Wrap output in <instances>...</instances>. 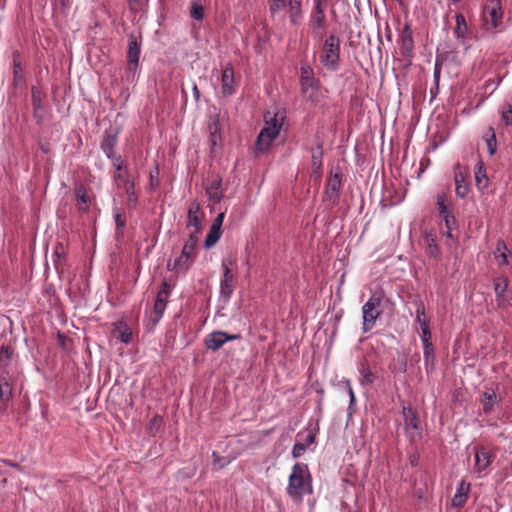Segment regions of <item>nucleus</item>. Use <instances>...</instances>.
Instances as JSON below:
<instances>
[{
  "mask_svg": "<svg viewBox=\"0 0 512 512\" xmlns=\"http://www.w3.org/2000/svg\"><path fill=\"white\" fill-rule=\"evenodd\" d=\"M31 100L33 106L34 117L38 122L42 121L45 115L44 106L42 103V93L40 89L33 86L31 89Z\"/></svg>",
  "mask_w": 512,
  "mask_h": 512,
  "instance_id": "obj_20",
  "label": "nucleus"
},
{
  "mask_svg": "<svg viewBox=\"0 0 512 512\" xmlns=\"http://www.w3.org/2000/svg\"><path fill=\"white\" fill-rule=\"evenodd\" d=\"M307 449V444L303 443H295L292 449V456L294 458H299L303 455L305 450Z\"/></svg>",
  "mask_w": 512,
  "mask_h": 512,
  "instance_id": "obj_50",
  "label": "nucleus"
},
{
  "mask_svg": "<svg viewBox=\"0 0 512 512\" xmlns=\"http://www.w3.org/2000/svg\"><path fill=\"white\" fill-rule=\"evenodd\" d=\"M451 231H452V230H448V229H447L446 235H447L448 237H452V232H451Z\"/></svg>",
  "mask_w": 512,
  "mask_h": 512,
  "instance_id": "obj_61",
  "label": "nucleus"
},
{
  "mask_svg": "<svg viewBox=\"0 0 512 512\" xmlns=\"http://www.w3.org/2000/svg\"><path fill=\"white\" fill-rule=\"evenodd\" d=\"M315 78L314 71L308 63H302L300 67V81Z\"/></svg>",
  "mask_w": 512,
  "mask_h": 512,
  "instance_id": "obj_45",
  "label": "nucleus"
},
{
  "mask_svg": "<svg viewBox=\"0 0 512 512\" xmlns=\"http://www.w3.org/2000/svg\"><path fill=\"white\" fill-rule=\"evenodd\" d=\"M112 164L113 167L116 169V173L114 174V180H121L126 182V179H128V171L123 164L121 156H117L116 158L112 159Z\"/></svg>",
  "mask_w": 512,
  "mask_h": 512,
  "instance_id": "obj_29",
  "label": "nucleus"
},
{
  "mask_svg": "<svg viewBox=\"0 0 512 512\" xmlns=\"http://www.w3.org/2000/svg\"><path fill=\"white\" fill-rule=\"evenodd\" d=\"M14 65L15 67H19V64L16 62V60H14Z\"/></svg>",
  "mask_w": 512,
  "mask_h": 512,
  "instance_id": "obj_62",
  "label": "nucleus"
},
{
  "mask_svg": "<svg viewBox=\"0 0 512 512\" xmlns=\"http://www.w3.org/2000/svg\"><path fill=\"white\" fill-rule=\"evenodd\" d=\"M223 219H224V213H220L217 215V217L214 219L213 223H212V227H216L218 229H221L222 227V223H223Z\"/></svg>",
  "mask_w": 512,
  "mask_h": 512,
  "instance_id": "obj_54",
  "label": "nucleus"
},
{
  "mask_svg": "<svg viewBox=\"0 0 512 512\" xmlns=\"http://www.w3.org/2000/svg\"><path fill=\"white\" fill-rule=\"evenodd\" d=\"M140 45L138 44V41L136 37L131 36L129 39L128 44V52H127V58H128V65H129V71H131L133 74L135 73L139 58H140Z\"/></svg>",
  "mask_w": 512,
  "mask_h": 512,
  "instance_id": "obj_17",
  "label": "nucleus"
},
{
  "mask_svg": "<svg viewBox=\"0 0 512 512\" xmlns=\"http://www.w3.org/2000/svg\"><path fill=\"white\" fill-rule=\"evenodd\" d=\"M114 336L125 344L130 343L132 340V332L126 325L117 327L114 331Z\"/></svg>",
  "mask_w": 512,
  "mask_h": 512,
  "instance_id": "obj_33",
  "label": "nucleus"
},
{
  "mask_svg": "<svg viewBox=\"0 0 512 512\" xmlns=\"http://www.w3.org/2000/svg\"><path fill=\"white\" fill-rule=\"evenodd\" d=\"M503 10L500 0H486L482 11L483 27L486 31H494L502 24Z\"/></svg>",
  "mask_w": 512,
  "mask_h": 512,
  "instance_id": "obj_6",
  "label": "nucleus"
},
{
  "mask_svg": "<svg viewBox=\"0 0 512 512\" xmlns=\"http://www.w3.org/2000/svg\"><path fill=\"white\" fill-rule=\"evenodd\" d=\"M221 237V229L210 226L209 232L205 238L204 247L209 249L213 247Z\"/></svg>",
  "mask_w": 512,
  "mask_h": 512,
  "instance_id": "obj_31",
  "label": "nucleus"
},
{
  "mask_svg": "<svg viewBox=\"0 0 512 512\" xmlns=\"http://www.w3.org/2000/svg\"><path fill=\"white\" fill-rule=\"evenodd\" d=\"M501 120L505 125H512V104H504L500 109Z\"/></svg>",
  "mask_w": 512,
  "mask_h": 512,
  "instance_id": "obj_41",
  "label": "nucleus"
},
{
  "mask_svg": "<svg viewBox=\"0 0 512 512\" xmlns=\"http://www.w3.org/2000/svg\"><path fill=\"white\" fill-rule=\"evenodd\" d=\"M491 464V454L485 448H479L475 452L474 472L478 478H482L488 474V467Z\"/></svg>",
  "mask_w": 512,
  "mask_h": 512,
  "instance_id": "obj_11",
  "label": "nucleus"
},
{
  "mask_svg": "<svg viewBox=\"0 0 512 512\" xmlns=\"http://www.w3.org/2000/svg\"><path fill=\"white\" fill-rule=\"evenodd\" d=\"M507 289L508 281L505 277H498L494 280L495 297L499 307H504L508 302Z\"/></svg>",
  "mask_w": 512,
  "mask_h": 512,
  "instance_id": "obj_19",
  "label": "nucleus"
},
{
  "mask_svg": "<svg viewBox=\"0 0 512 512\" xmlns=\"http://www.w3.org/2000/svg\"><path fill=\"white\" fill-rule=\"evenodd\" d=\"M115 222H116L117 227H123L125 225V222H124V220H122L120 214L116 215Z\"/></svg>",
  "mask_w": 512,
  "mask_h": 512,
  "instance_id": "obj_57",
  "label": "nucleus"
},
{
  "mask_svg": "<svg viewBox=\"0 0 512 512\" xmlns=\"http://www.w3.org/2000/svg\"><path fill=\"white\" fill-rule=\"evenodd\" d=\"M483 397V411L485 414H488L492 411L497 401V396L494 390H487L484 392Z\"/></svg>",
  "mask_w": 512,
  "mask_h": 512,
  "instance_id": "obj_30",
  "label": "nucleus"
},
{
  "mask_svg": "<svg viewBox=\"0 0 512 512\" xmlns=\"http://www.w3.org/2000/svg\"><path fill=\"white\" fill-rule=\"evenodd\" d=\"M284 121V112L267 111L264 114V127L261 129L255 143L256 153L269 150L274 140L279 136Z\"/></svg>",
  "mask_w": 512,
  "mask_h": 512,
  "instance_id": "obj_2",
  "label": "nucleus"
},
{
  "mask_svg": "<svg viewBox=\"0 0 512 512\" xmlns=\"http://www.w3.org/2000/svg\"><path fill=\"white\" fill-rule=\"evenodd\" d=\"M471 489V484L462 480L456 489V492L451 500V505L454 508L460 509L462 508L469 498V493Z\"/></svg>",
  "mask_w": 512,
  "mask_h": 512,
  "instance_id": "obj_14",
  "label": "nucleus"
},
{
  "mask_svg": "<svg viewBox=\"0 0 512 512\" xmlns=\"http://www.w3.org/2000/svg\"><path fill=\"white\" fill-rule=\"evenodd\" d=\"M162 425H163V418L159 415L153 416L150 420L149 427H148L149 434H151L152 436H155L161 429Z\"/></svg>",
  "mask_w": 512,
  "mask_h": 512,
  "instance_id": "obj_40",
  "label": "nucleus"
},
{
  "mask_svg": "<svg viewBox=\"0 0 512 512\" xmlns=\"http://www.w3.org/2000/svg\"><path fill=\"white\" fill-rule=\"evenodd\" d=\"M286 492L296 503H301L304 496L313 492L312 477L307 464L298 462L292 466Z\"/></svg>",
  "mask_w": 512,
  "mask_h": 512,
  "instance_id": "obj_1",
  "label": "nucleus"
},
{
  "mask_svg": "<svg viewBox=\"0 0 512 512\" xmlns=\"http://www.w3.org/2000/svg\"><path fill=\"white\" fill-rule=\"evenodd\" d=\"M341 188V176L339 174L331 175L326 185V192L329 197L337 196Z\"/></svg>",
  "mask_w": 512,
  "mask_h": 512,
  "instance_id": "obj_28",
  "label": "nucleus"
},
{
  "mask_svg": "<svg viewBox=\"0 0 512 512\" xmlns=\"http://www.w3.org/2000/svg\"><path fill=\"white\" fill-rule=\"evenodd\" d=\"M12 377L11 375L3 371L0 373V402L3 405H7V403L12 399Z\"/></svg>",
  "mask_w": 512,
  "mask_h": 512,
  "instance_id": "obj_16",
  "label": "nucleus"
},
{
  "mask_svg": "<svg viewBox=\"0 0 512 512\" xmlns=\"http://www.w3.org/2000/svg\"><path fill=\"white\" fill-rule=\"evenodd\" d=\"M210 134H211V142H212V145L215 146L216 143H217V138L220 137V135L218 134L217 132V128H215L214 131H210Z\"/></svg>",
  "mask_w": 512,
  "mask_h": 512,
  "instance_id": "obj_56",
  "label": "nucleus"
},
{
  "mask_svg": "<svg viewBox=\"0 0 512 512\" xmlns=\"http://www.w3.org/2000/svg\"><path fill=\"white\" fill-rule=\"evenodd\" d=\"M193 94H194L196 100H198L199 96H200V93H199V90H198V87H197L196 84L193 85Z\"/></svg>",
  "mask_w": 512,
  "mask_h": 512,
  "instance_id": "obj_58",
  "label": "nucleus"
},
{
  "mask_svg": "<svg viewBox=\"0 0 512 512\" xmlns=\"http://www.w3.org/2000/svg\"><path fill=\"white\" fill-rule=\"evenodd\" d=\"M340 59V39L338 36L331 34L326 38L322 52L320 54V62L328 70L336 71L339 67Z\"/></svg>",
  "mask_w": 512,
  "mask_h": 512,
  "instance_id": "obj_4",
  "label": "nucleus"
},
{
  "mask_svg": "<svg viewBox=\"0 0 512 512\" xmlns=\"http://www.w3.org/2000/svg\"><path fill=\"white\" fill-rule=\"evenodd\" d=\"M286 6L288 7L290 22L293 25H298L302 19V0H287Z\"/></svg>",
  "mask_w": 512,
  "mask_h": 512,
  "instance_id": "obj_21",
  "label": "nucleus"
},
{
  "mask_svg": "<svg viewBox=\"0 0 512 512\" xmlns=\"http://www.w3.org/2000/svg\"><path fill=\"white\" fill-rule=\"evenodd\" d=\"M455 21H456V27L454 29V34L457 39L464 41V39L468 33V26H467L464 15L461 13L456 14Z\"/></svg>",
  "mask_w": 512,
  "mask_h": 512,
  "instance_id": "obj_26",
  "label": "nucleus"
},
{
  "mask_svg": "<svg viewBox=\"0 0 512 512\" xmlns=\"http://www.w3.org/2000/svg\"><path fill=\"white\" fill-rule=\"evenodd\" d=\"M405 432L409 440L413 443L421 440L422 432L417 413L411 407H403Z\"/></svg>",
  "mask_w": 512,
  "mask_h": 512,
  "instance_id": "obj_8",
  "label": "nucleus"
},
{
  "mask_svg": "<svg viewBox=\"0 0 512 512\" xmlns=\"http://www.w3.org/2000/svg\"><path fill=\"white\" fill-rule=\"evenodd\" d=\"M75 197L78 210L81 212H87L89 209L90 198L87 195L86 189L83 185H77L75 187Z\"/></svg>",
  "mask_w": 512,
  "mask_h": 512,
  "instance_id": "obj_23",
  "label": "nucleus"
},
{
  "mask_svg": "<svg viewBox=\"0 0 512 512\" xmlns=\"http://www.w3.org/2000/svg\"><path fill=\"white\" fill-rule=\"evenodd\" d=\"M454 180H455V185H456V188H455L456 195L460 198L466 197V195L468 194V191H469V187H468L467 183L465 182V176L463 175V173L462 172L455 173Z\"/></svg>",
  "mask_w": 512,
  "mask_h": 512,
  "instance_id": "obj_27",
  "label": "nucleus"
},
{
  "mask_svg": "<svg viewBox=\"0 0 512 512\" xmlns=\"http://www.w3.org/2000/svg\"><path fill=\"white\" fill-rule=\"evenodd\" d=\"M235 264L236 260L231 256L223 258L221 263L223 275L220 281V296L225 300H229L234 292L235 274L233 267Z\"/></svg>",
  "mask_w": 512,
  "mask_h": 512,
  "instance_id": "obj_7",
  "label": "nucleus"
},
{
  "mask_svg": "<svg viewBox=\"0 0 512 512\" xmlns=\"http://www.w3.org/2000/svg\"><path fill=\"white\" fill-rule=\"evenodd\" d=\"M416 305V312H415V323L420 325V328H422L423 322H428L425 318V305L422 300H417L415 302Z\"/></svg>",
  "mask_w": 512,
  "mask_h": 512,
  "instance_id": "obj_38",
  "label": "nucleus"
},
{
  "mask_svg": "<svg viewBox=\"0 0 512 512\" xmlns=\"http://www.w3.org/2000/svg\"><path fill=\"white\" fill-rule=\"evenodd\" d=\"M420 337H421L422 345H425L427 343H432L431 342V331L429 329L428 322L422 323Z\"/></svg>",
  "mask_w": 512,
  "mask_h": 512,
  "instance_id": "obj_49",
  "label": "nucleus"
},
{
  "mask_svg": "<svg viewBox=\"0 0 512 512\" xmlns=\"http://www.w3.org/2000/svg\"><path fill=\"white\" fill-rule=\"evenodd\" d=\"M207 194L210 199L219 201L221 198L220 183H213L208 189Z\"/></svg>",
  "mask_w": 512,
  "mask_h": 512,
  "instance_id": "obj_47",
  "label": "nucleus"
},
{
  "mask_svg": "<svg viewBox=\"0 0 512 512\" xmlns=\"http://www.w3.org/2000/svg\"><path fill=\"white\" fill-rule=\"evenodd\" d=\"M399 49L401 55L409 61L413 58L414 41L412 31L409 26H405L399 39Z\"/></svg>",
  "mask_w": 512,
  "mask_h": 512,
  "instance_id": "obj_12",
  "label": "nucleus"
},
{
  "mask_svg": "<svg viewBox=\"0 0 512 512\" xmlns=\"http://www.w3.org/2000/svg\"><path fill=\"white\" fill-rule=\"evenodd\" d=\"M502 81V78H499L498 81H497V85H499V83Z\"/></svg>",
  "mask_w": 512,
  "mask_h": 512,
  "instance_id": "obj_63",
  "label": "nucleus"
},
{
  "mask_svg": "<svg viewBox=\"0 0 512 512\" xmlns=\"http://www.w3.org/2000/svg\"><path fill=\"white\" fill-rule=\"evenodd\" d=\"M439 77H440V71L437 68H435V70H434V79H435L436 85H438Z\"/></svg>",
  "mask_w": 512,
  "mask_h": 512,
  "instance_id": "obj_59",
  "label": "nucleus"
},
{
  "mask_svg": "<svg viewBox=\"0 0 512 512\" xmlns=\"http://www.w3.org/2000/svg\"><path fill=\"white\" fill-rule=\"evenodd\" d=\"M240 334H228L224 331H213L209 333L205 339L204 343L207 349L212 351H217L220 349L225 343L233 340L240 339Z\"/></svg>",
  "mask_w": 512,
  "mask_h": 512,
  "instance_id": "obj_9",
  "label": "nucleus"
},
{
  "mask_svg": "<svg viewBox=\"0 0 512 512\" xmlns=\"http://www.w3.org/2000/svg\"><path fill=\"white\" fill-rule=\"evenodd\" d=\"M474 174L476 187L478 190L483 191L485 188H487L489 180L486 174L484 163L481 159H478L475 165Z\"/></svg>",
  "mask_w": 512,
  "mask_h": 512,
  "instance_id": "obj_22",
  "label": "nucleus"
},
{
  "mask_svg": "<svg viewBox=\"0 0 512 512\" xmlns=\"http://www.w3.org/2000/svg\"><path fill=\"white\" fill-rule=\"evenodd\" d=\"M13 350L10 346H1L0 348V364L7 366L12 358Z\"/></svg>",
  "mask_w": 512,
  "mask_h": 512,
  "instance_id": "obj_42",
  "label": "nucleus"
},
{
  "mask_svg": "<svg viewBox=\"0 0 512 512\" xmlns=\"http://www.w3.org/2000/svg\"><path fill=\"white\" fill-rule=\"evenodd\" d=\"M191 17L195 20H202L204 17V8L199 3H192L190 9Z\"/></svg>",
  "mask_w": 512,
  "mask_h": 512,
  "instance_id": "obj_46",
  "label": "nucleus"
},
{
  "mask_svg": "<svg viewBox=\"0 0 512 512\" xmlns=\"http://www.w3.org/2000/svg\"><path fill=\"white\" fill-rule=\"evenodd\" d=\"M423 357L426 364L434 360V347L432 343L423 345Z\"/></svg>",
  "mask_w": 512,
  "mask_h": 512,
  "instance_id": "obj_48",
  "label": "nucleus"
},
{
  "mask_svg": "<svg viewBox=\"0 0 512 512\" xmlns=\"http://www.w3.org/2000/svg\"><path fill=\"white\" fill-rule=\"evenodd\" d=\"M347 392L349 394V409H351L356 403V397L349 381H347Z\"/></svg>",
  "mask_w": 512,
  "mask_h": 512,
  "instance_id": "obj_52",
  "label": "nucleus"
},
{
  "mask_svg": "<svg viewBox=\"0 0 512 512\" xmlns=\"http://www.w3.org/2000/svg\"><path fill=\"white\" fill-rule=\"evenodd\" d=\"M315 441V433L314 432H309L307 435H306V438H305V442L303 444H307V447L310 446L311 444H313Z\"/></svg>",
  "mask_w": 512,
  "mask_h": 512,
  "instance_id": "obj_55",
  "label": "nucleus"
},
{
  "mask_svg": "<svg viewBox=\"0 0 512 512\" xmlns=\"http://www.w3.org/2000/svg\"><path fill=\"white\" fill-rule=\"evenodd\" d=\"M302 97L311 103H318L321 92L319 81L316 78L300 81Z\"/></svg>",
  "mask_w": 512,
  "mask_h": 512,
  "instance_id": "obj_10",
  "label": "nucleus"
},
{
  "mask_svg": "<svg viewBox=\"0 0 512 512\" xmlns=\"http://www.w3.org/2000/svg\"><path fill=\"white\" fill-rule=\"evenodd\" d=\"M359 372L361 375L360 383L362 385H370L374 382L375 375L368 367L361 365Z\"/></svg>",
  "mask_w": 512,
  "mask_h": 512,
  "instance_id": "obj_37",
  "label": "nucleus"
},
{
  "mask_svg": "<svg viewBox=\"0 0 512 512\" xmlns=\"http://www.w3.org/2000/svg\"><path fill=\"white\" fill-rule=\"evenodd\" d=\"M310 26L315 35H321L325 29V15L319 2L316 3L314 13L311 16Z\"/></svg>",
  "mask_w": 512,
  "mask_h": 512,
  "instance_id": "obj_18",
  "label": "nucleus"
},
{
  "mask_svg": "<svg viewBox=\"0 0 512 512\" xmlns=\"http://www.w3.org/2000/svg\"><path fill=\"white\" fill-rule=\"evenodd\" d=\"M269 5V11L272 15H275L282 11L286 7L287 0H267Z\"/></svg>",
  "mask_w": 512,
  "mask_h": 512,
  "instance_id": "obj_43",
  "label": "nucleus"
},
{
  "mask_svg": "<svg viewBox=\"0 0 512 512\" xmlns=\"http://www.w3.org/2000/svg\"><path fill=\"white\" fill-rule=\"evenodd\" d=\"M444 222H445V226H446V229L448 230H452V225H454L455 223V218L453 216V214H446L444 216H442Z\"/></svg>",
  "mask_w": 512,
  "mask_h": 512,
  "instance_id": "obj_53",
  "label": "nucleus"
},
{
  "mask_svg": "<svg viewBox=\"0 0 512 512\" xmlns=\"http://www.w3.org/2000/svg\"><path fill=\"white\" fill-rule=\"evenodd\" d=\"M321 158H322L321 151L318 153L312 154V168L314 169V171H318L321 168V165H322Z\"/></svg>",
  "mask_w": 512,
  "mask_h": 512,
  "instance_id": "obj_51",
  "label": "nucleus"
},
{
  "mask_svg": "<svg viewBox=\"0 0 512 512\" xmlns=\"http://www.w3.org/2000/svg\"><path fill=\"white\" fill-rule=\"evenodd\" d=\"M116 144H117V136L113 135V134H107L101 142L102 151L107 156V158H109L111 160L117 157L114 153Z\"/></svg>",
  "mask_w": 512,
  "mask_h": 512,
  "instance_id": "obj_24",
  "label": "nucleus"
},
{
  "mask_svg": "<svg viewBox=\"0 0 512 512\" xmlns=\"http://www.w3.org/2000/svg\"><path fill=\"white\" fill-rule=\"evenodd\" d=\"M484 137L487 144L488 152L490 155H493L496 152L497 148V140L494 129L492 127H489Z\"/></svg>",
  "mask_w": 512,
  "mask_h": 512,
  "instance_id": "obj_36",
  "label": "nucleus"
},
{
  "mask_svg": "<svg viewBox=\"0 0 512 512\" xmlns=\"http://www.w3.org/2000/svg\"><path fill=\"white\" fill-rule=\"evenodd\" d=\"M509 251L506 244L503 241H499L494 251V258L499 266H505L509 263L508 260Z\"/></svg>",
  "mask_w": 512,
  "mask_h": 512,
  "instance_id": "obj_25",
  "label": "nucleus"
},
{
  "mask_svg": "<svg viewBox=\"0 0 512 512\" xmlns=\"http://www.w3.org/2000/svg\"><path fill=\"white\" fill-rule=\"evenodd\" d=\"M451 1H452V2H454V3H458V2H460L461 0H451Z\"/></svg>",
  "mask_w": 512,
  "mask_h": 512,
  "instance_id": "obj_64",
  "label": "nucleus"
},
{
  "mask_svg": "<svg viewBox=\"0 0 512 512\" xmlns=\"http://www.w3.org/2000/svg\"><path fill=\"white\" fill-rule=\"evenodd\" d=\"M437 206L441 217L446 214H451V212L448 209L446 196L444 194L437 196Z\"/></svg>",
  "mask_w": 512,
  "mask_h": 512,
  "instance_id": "obj_44",
  "label": "nucleus"
},
{
  "mask_svg": "<svg viewBox=\"0 0 512 512\" xmlns=\"http://www.w3.org/2000/svg\"><path fill=\"white\" fill-rule=\"evenodd\" d=\"M381 314V297L373 294L362 306L363 333H368L375 327L376 321L381 316Z\"/></svg>",
  "mask_w": 512,
  "mask_h": 512,
  "instance_id": "obj_5",
  "label": "nucleus"
},
{
  "mask_svg": "<svg viewBox=\"0 0 512 512\" xmlns=\"http://www.w3.org/2000/svg\"><path fill=\"white\" fill-rule=\"evenodd\" d=\"M125 184H126L125 191L127 194L128 205L130 207L134 208V207H136L137 201H138V198H137V195L135 192L134 182L129 179H126Z\"/></svg>",
  "mask_w": 512,
  "mask_h": 512,
  "instance_id": "obj_34",
  "label": "nucleus"
},
{
  "mask_svg": "<svg viewBox=\"0 0 512 512\" xmlns=\"http://www.w3.org/2000/svg\"><path fill=\"white\" fill-rule=\"evenodd\" d=\"M150 180H151V187L155 188L157 186V181L155 182V178H154V175L152 172L150 173Z\"/></svg>",
  "mask_w": 512,
  "mask_h": 512,
  "instance_id": "obj_60",
  "label": "nucleus"
},
{
  "mask_svg": "<svg viewBox=\"0 0 512 512\" xmlns=\"http://www.w3.org/2000/svg\"><path fill=\"white\" fill-rule=\"evenodd\" d=\"M234 82L233 66L231 64H227L222 71L221 77V92L224 96H231L235 93Z\"/></svg>",
  "mask_w": 512,
  "mask_h": 512,
  "instance_id": "obj_13",
  "label": "nucleus"
},
{
  "mask_svg": "<svg viewBox=\"0 0 512 512\" xmlns=\"http://www.w3.org/2000/svg\"><path fill=\"white\" fill-rule=\"evenodd\" d=\"M197 241L198 238L195 233H191L188 240L184 243L180 256L173 263L169 261L167 269L185 274L194 262Z\"/></svg>",
  "mask_w": 512,
  "mask_h": 512,
  "instance_id": "obj_3",
  "label": "nucleus"
},
{
  "mask_svg": "<svg viewBox=\"0 0 512 512\" xmlns=\"http://www.w3.org/2000/svg\"><path fill=\"white\" fill-rule=\"evenodd\" d=\"M425 243L427 245V253L432 257H436L439 254V248L436 243L435 235L427 233L425 235Z\"/></svg>",
  "mask_w": 512,
  "mask_h": 512,
  "instance_id": "obj_35",
  "label": "nucleus"
},
{
  "mask_svg": "<svg viewBox=\"0 0 512 512\" xmlns=\"http://www.w3.org/2000/svg\"><path fill=\"white\" fill-rule=\"evenodd\" d=\"M170 294H171L170 284L167 281H163L161 284V288L156 295L155 302L167 305L168 298H169Z\"/></svg>",
  "mask_w": 512,
  "mask_h": 512,
  "instance_id": "obj_32",
  "label": "nucleus"
},
{
  "mask_svg": "<svg viewBox=\"0 0 512 512\" xmlns=\"http://www.w3.org/2000/svg\"><path fill=\"white\" fill-rule=\"evenodd\" d=\"M202 219L203 214L201 212L199 203L197 201H192L188 207V225L195 228L193 233H195L196 236L201 231Z\"/></svg>",
  "mask_w": 512,
  "mask_h": 512,
  "instance_id": "obj_15",
  "label": "nucleus"
},
{
  "mask_svg": "<svg viewBox=\"0 0 512 512\" xmlns=\"http://www.w3.org/2000/svg\"><path fill=\"white\" fill-rule=\"evenodd\" d=\"M166 306L167 305H165V304H162V303L160 304V303L154 302L153 311H152V314L150 317L153 324H157L160 321V319L163 317Z\"/></svg>",
  "mask_w": 512,
  "mask_h": 512,
  "instance_id": "obj_39",
  "label": "nucleus"
}]
</instances>
